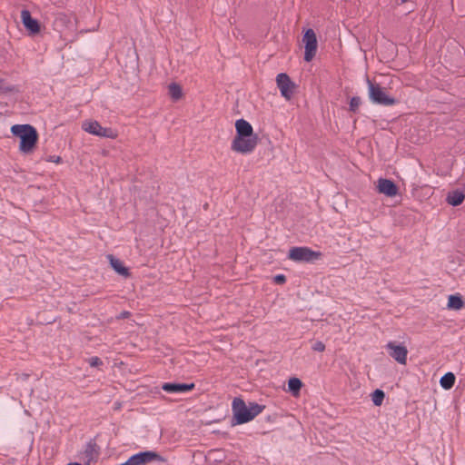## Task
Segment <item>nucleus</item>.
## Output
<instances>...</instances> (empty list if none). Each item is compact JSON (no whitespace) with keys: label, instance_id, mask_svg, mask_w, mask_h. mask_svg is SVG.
Returning <instances> with one entry per match:
<instances>
[{"label":"nucleus","instance_id":"nucleus-24","mask_svg":"<svg viewBox=\"0 0 465 465\" xmlns=\"http://www.w3.org/2000/svg\"><path fill=\"white\" fill-rule=\"evenodd\" d=\"M46 161L50 163H60L62 162V159L60 156L51 155L46 158Z\"/></svg>","mask_w":465,"mask_h":465},{"label":"nucleus","instance_id":"nucleus-13","mask_svg":"<svg viewBox=\"0 0 465 465\" xmlns=\"http://www.w3.org/2000/svg\"><path fill=\"white\" fill-rule=\"evenodd\" d=\"M194 388L193 383H171L166 382L162 385V389L168 393H184Z\"/></svg>","mask_w":465,"mask_h":465},{"label":"nucleus","instance_id":"nucleus-22","mask_svg":"<svg viewBox=\"0 0 465 465\" xmlns=\"http://www.w3.org/2000/svg\"><path fill=\"white\" fill-rule=\"evenodd\" d=\"M312 350L316 351H323L325 350V345L322 341H316L312 345Z\"/></svg>","mask_w":465,"mask_h":465},{"label":"nucleus","instance_id":"nucleus-15","mask_svg":"<svg viewBox=\"0 0 465 465\" xmlns=\"http://www.w3.org/2000/svg\"><path fill=\"white\" fill-rule=\"evenodd\" d=\"M447 307L450 310H460L464 307V302L460 295H450Z\"/></svg>","mask_w":465,"mask_h":465},{"label":"nucleus","instance_id":"nucleus-21","mask_svg":"<svg viewBox=\"0 0 465 465\" xmlns=\"http://www.w3.org/2000/svg\"><path fill=\"white\" fill-rule=\"evenodd\" d=\"M361 104V100L360 97H352L350 102V110L353 114L358 113V108Z\"/></svg>","mask_w":465,"mask_h":465},{"label":"nucleus","instance_id":"nucleus-25","mask_svg":"<svg viewBox=\"0 0 465 465\" xmlns=\"http://www.w3.org/2000/svg\"><path fill=\"white\" fill-rule=\"evenodd\" d=\"M11 91V88L5 85V82L4 79H0V92H8Z\"/></svg>","mask_w":465,"mask_h":465},{"label":"nucleus","instance_id":"nucleus-18","mask_svg":"<svg viewBox=\"0 0 465 465\" xmlns=\"http://www.w3.org/2000/svg\"><path fill=\"white\" fill-rule=\"evenodd\" d=\"M302 385V381L298 378H291L288 381V389L293 396L299 394Z\"/></svg>","mask_w":465,"mask_h":465},{"label":"nucleus","instance_id":"nucleus-3","mask_svg":"<svg viewBox=\"0 0 465 465\" xmlns=\"http://www.w3.org/2000/svg\"><path fill=\"white\" fill-rule=\"evenodd\" d=\"M263 409L264 406L256 402H250L247 405L243 400L235 398L232 404L234 424H243L252 420Z\"/></svg>","mask_w":465,"mask_h":465},{"label":"nucleus","instance_id":"nucleus-23","mask_svg":"<svg viewBox=\"0 0 465 465\" xmlns=\"http://www.w3.org/2000/svg\"><path fill=\"white\" fill-rule=\"evenodd\" d=\"M89 364L92 367H98L102 364V361L98 357H92L89 359Z\"/></svg>","mask_w":465,"mask_h":465},{"label":"nucleus","instance_id":"nucleus-16","mask_svg":"<svg viewBox=\"0 0 465 465\" xmlns=\"http://www.w3.org/2000/svg\"><path fill=\"white\" fill-rule=\"evenodd\" d=\"M108 259L110 261L112 267L116 272L123 276L128 275L127 268L124 266L123 262L120 260L114 258L113 255H108Z\"/></svg>","mask_w":465,"mask_h":465},{"label":"nucleus","instance_id":"nucleus-11","mask_svg":"<svg viewBox=\"0 0 465 465\" xmlns=\"http://www.w3.org/2000/svg\"><path fill=\"white\" fill-rule=\"evenodd\" d=\"M377 189L380 193L389 197H393L398 193V188L396 184L389 179H379L377 182Z\"/></svg>","mask_w":465,"mask_h":465},{"label":"nucleus","instance_id":"nucleus-7","mask_svg":"<svg viewBox=\"0 0 465 465\" xmlns=\"http://www.w3.org/2000/svg\"><path fill=\"white\" fill-rule=\"evenodd\" d=\"M367 84L369 87V96L373 103L382 105H391L395 103V100L389 97L384 89L379 84H373L369 79L367 80Z\"/></svg>","mask_w":465,"mask_h":465},{"label":"nucleus","instance_id":"nucleus-4","mask_svg":"<svg viewBox=\"0 0 465 465\" xmlns=\"http://www.w3.org/2000/svg\"><path fill=\"white\" fill-rule=\"evenodd\" d=\"M82 128L91 134L101 137L114 138L117 135V132L114 129L103 127L97 121L93 119L85 120L82 124Z\"/></svg>","mask_w":465,"mask_h":465},{"label":"nucleus","instance_id":"nucleus-2","mask_svg":"<svg viewBox=\"0 0 465 465\" xmlns=\"http://www.w3.org/2000/svg\"><path fill=\"white\" fill-rule=\"evenodd\" d=\"M11 133L19 138V151L24 154L34 152L38 141V134L35 128L30 124H15L11 127Z\"/></svg>","mask_w":465,"mask_h":465},{"label":"nucleus","instance_id":"nucleus-26","mask_svg":"<svg viewBox=\"0 0 465 465\" xmlns=\"http://www.w3.org/2000/svg\"><path fill=\"white\" fill-rule=\"evenodd\" d=\"M274 282L279 284L284 283L285 276L283 274H278L274 277Z\"/></svg>","mask_w":465,"mask_h":465},{"label":"nucleus","instance_id":"nucleus-1","mask_svg":"<svg viewBox=\"0 0 465 465\" xmlns=\"http://www.w3.org/2000/svg\"><path fill=\"white\" fill-rule=\"evenodd\" d=\"M235 130L236 134L231 143L232 150L241 154L252 153L258 144V136L252 124L243 118H239L235 122Z\"/></svg>","mask_w":465,"mask_h":465},{"label":"nucleus","instance_id":"nucleus-8","mask_svg":"<svg viewBox=\"0 0 465 465\" xmlns=\"http://www.w3.org/2000/svg\"><path fill=\"white\" fill-rule=\"evenodd\" d=\"M276 82L281 94L286 99H291L293 94L295 84L291 81L288 74L282 73L276 77Z\"/></svg>","mask_w":465,"mask_h":465},{"label":"nucleus","instance_id":"nucleus-10","mask_svg":"<svg viewBox=\"0 0 465 465\" xmlns=\"http://www.w3.org/2000/svg\"><path fill=\"white\" fill-rule=\"evenodd\" d=\"M386 348L390 351V355L400 364H406L408 350L403 345H398L393 341L387 343Z\"/></svg>","mask_w":465,"mask_h":465},{"label":"nucleus","instance_id":"nucleus-20","mask_svg":"<svg viewBox=\"0 0 465 465\" xmlns=\"http://www.w3.org/2000/svg\"><path fill=\"white\" fill-rule=\"evenodd\" d=\"M384 392L381 390H375L371 394V401L375 406H381L384 400Z\"/></svg>","mask_w":465,"mask_h":465},{"label":"nucleus","instance_id":"nucleus-28","mask_svg":"<svg viewBox=\"0 0 465 465\" xmlns=\"http://www.w3.org/2000/svg\"><path fill=\"white\" fill-rule=\"evenodd\" d=\"M408 0H401V2L403 4L405 2H407Z\"/></svg>","mask_w":465,"mask_h":465},{"label":"nucleus","instance_id":"nucleus-12","mask_svg":"<svg viewBox=\"0 0 465 465\" xmlns=\"http://www.w3.org/2000/svg\"><path fill=\"white\" fill-rule=\"evenodd\" d=\"M21 19L24 26L31 33L37 34L40 31V25L36 19H34L31 16V14L28 10H22L21 12Z\"/></svg>","mask_w":465,"mask_h":465},{"label":"nucleus","instance_id":"nucleus-6","mask_svg":"<svg viewBox=\"0 0 465 465\" xmlns=\"http://www.w3.org/2000/svg\"><path fill=\"white\" fill-rule=\"evenodd\" d=\"M304 45V60L311 62L316 55L318 49V41L315 32L312 29H307L302 36Z\"/></svg>","mask_w":465,"mask_h":465},{"label":"nucleus","instance_id":"nucleus-9","mask_svg":"<svg viewBox=\"0 0 465 465\" xmlns=\"http://www.w3.org/2000/svg\"><path fill=\"white\" fill-rule=\"evenodd\" d=\"M154 460H163V458L154 451L147 450L131 456L128 461L130 465H145Z\"/></svg>","mask_w":465,"mask_h":465},{"label":"nucleus","instance_id":"nucleus-5","mask_svg":"<svg viewBox=\"0 0 465 465\" xmlns=\"http://www.w3.org/2000/svg\"><path fill=\"white\" fill-rule=\"evenodd\" d=\"M321 253L314 252L308 247H293L289 251L288 258L299 262H311L318 260Z\"/></svg>","mask_w":465,"mask_h":465},{"label":"nucleus","instance_id":"nucleus-19","mask_svg":"<svg viewBox=\"0 0 465 465\" xmlns=\"http://www.w3.org/2000/svg\"><path fill=\"white\" fill-rule=\"evenodd\" d=\"M168 92H169L170 96L175 101L179 100L183 95V91H182L181 86L174 83L171 84L169 85Z\"/></svg>","mask_w":465,"mask_h":465},{"label":"nucleus","instance_id":"nucleus-17","mask_svg":"<svg viewBox=\"0 0 465 465\" xmlns=\"http://www.w3.org/2000/svg\"><path fill=\"white\" fill-rule=\"evenodd\" d=\"M454 382H455V376L452 372H448V373L444 374L440 380V386L445 390H449V389L452 388V386L454 385Z\"/></svg>","mask_w":465,"mask_h":465},{"label":"nucleus","instance_id":"nucleus-14","mask_svg":"<svg viewBox=\"0 0 465 465\" xmlns=\"http://www.w3.org/2000/svg\"><path fill=\"white\" fill-rule=\"evenodd\" d=\"M464 198L465 195L462 191L454 190L448 193L446 201L449 204L452 206H458L463 203Z\"/></svg>","mask_w":465,"mask_h":465},{"label":"nucleus","instance_id":"nucleus-27","mask_svg":"<svg viewBox=\"0 0 465 465\" xmlns=\"http://www.w3.org/2000/svg\"><path fill=\"white\" fill-rule=\"evenodd\" d=\"M67 465H81L80 463H77V462H74V463H69Z\"/></svg>","mask_w":465,"mask_h":465}]
</instances>
